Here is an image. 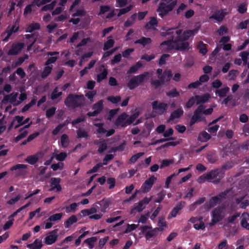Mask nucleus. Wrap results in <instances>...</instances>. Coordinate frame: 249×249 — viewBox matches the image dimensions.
I'll return each instance as SVG.
<instances>
[{"mask_svg": "<svg viewBox=\"0 0 249 249\" xmlns=\"http://www.w3.org/2000/svg\"><path fill=\"white\" fill-rule=\"evenodd\" d=\"M195 104H196V100L195 96L191 97L185 105V107L190 108L192 107Z\"/></svg>", "mask_w": 249, "mask_h": 249, "instance_id": "680f3d73", "label": "nucleus"}, {"mask_svg": "<svg viewBox=\"0 0 249 249\" xmlns=\"http://www.w3.org/2000/svg\"><path fill=\"white\" fill-rule=\"evenodd\" d=\"M24 124L25 122H23V117L19 116H16L12 122V124L15 126V128H17Z\"/></svg>", "mask_w": 249, "mask_h": 249, "instance_id": "c9c22d12", "label": "nucleus"}, {"mask_svg": "<svg viewBox=\"0 0 249 249\" xmlns=\"http://www.w3.org/2000/svg\"><path fill=\"white\" fill-rule=\"evenodd\" d=\"M27 247L30 249H41L42 247V242L41 239H36L33 243L28 244Z\"/></svg>", "mask_w": 249, "mask_h": 249, "instance_id": "cd10ccee", "label": "nucleus"}, {"mask_svg": "<svg viewBox=\"0 0 249 249\" xmlns=\"http://www.w3.org/2000/svg\"><path fill=\"white\" fill-rule=\"evenodd\" d=\"M195 97L196 100V104H199L206 102L209 99L210 95L208 93H206L201 96L196 95Z\"/></svg>", "mask_w": 249, "mask_h": 249, "instance_id": "2f4dec72", "label": "nucleus"}, {"mask_svg": "<svg viewBox=\"0 0 249 249\" xmlns=\"http://www.w3.org/2000/svg\"><path fill=\"white\" fill-rule=\"evenodd\" d=\"M157 180V177H156L154 175H152L151 177H150L142 184L141 187L142 191L143 193H147L149 192L152 187V186L154 184V182Z\"/></svg>", "mask_w": 249, "mask_h": 249, "instance_id": "9b49d317", "label": "nucleus"}, {"mask_svg": "<svg viewBox=\"0 0 249 249\" xmlns=\"http://www.w3.org/2000/svg\"><path fill=\"white\" fill-rule=\"evenodd\" d=\"M55 3H56V2L55 1H53L50 4L46 5L44 6H43L41 8V10L43 11H48V10H51L53 9L54 8V7L55 5Z\"/></svg>", "mask_w": 249, "mask_h": 249, "instance_id": "338daca9", "label": "nucleus"}, {"mask_svg": "<svg viewBox=\"0 0 249 249\" xmlns=\"http://www.w3.org/2000/svg\"><path fill=\"white\" fill-rule=\"evenodd\" d=\"M134 6V4L132 3L125 8L120 9L117 15L118 17H120L121 16L128 13L132 9Z\"/></svg>", "mask_w": 249, "mask_h": 249, "instance_id": "a19ab883", "label": "nucleus"}, {"mask_svg": "<svg viewBox=\"0 0 249 249\" xmlns=\"http://www.w3.org/2000/svg\"><path fill=\"white\" fill-rule=\"evenodd\" d=\"M204 201V198H199L197 201L194 203L192 205H191L190 206V210L191 211H193L195 209L196 207L202 203H203Z\"/></svg>", "mask_w": 249, "mask_h": 249, "instance_id": "69168bd1", "label": "nucleus"}, {"mask_svg": "<svg viewBox=\"0 0 249 249\" xmlns=\"http://www.w3.org/2000/svg\"><path fill=\"white\" fill-rule=\"evenodd\" d=\"M225 215L223 209H215L212 213V221L216 223L220 221Z\"/></svg>", "mask_w": 249, "mask_h": 249, "instance_id": "6ab92c4d", "label": "nucleus"}, {"mask_svg": "<svg viewBox=\"0 0 249 249\" xmlns=\"http://www.w3.org/2000/svg\"><path fill=\"white\" fill-rule=\"evenodd\" d=\"M185 205V202H181L178 204L172 210L171 213L168 216V219H171L173 217H175L178 212L184 207Z\"/></svg>", "mask_w": 249, "mask_h": 249, "instance_id": "412c9836", "label": "nucleus"}, {"mask_svg": "<svg viewBox=\"0 0 249 249\" xmlns=\"http://www.w3.org/2000/svg\"><path fill=\"white\" fill-rule=\"evenodd\" d=\"M84 100L85 98L83 95L73 96L70 95L66 99L65 103L68 107H75L82 105L84 103Z\"/></svg>", "mask_w": 249, "mask_h": 249, "instance_id": "39448f33", "label": "nucleus"}, {"mask_svg": "<svg viewBox=\"0 0 249 249\" xmlns=\"http://www.w3.org/2000/svg\"><path fill=\"white\" fill-rule=\"evenodd\" d=\"M157 20L155 18H151L149 22L146 25V27L151 29L154 28L157 24Z\"/></svg>", "mask_w": 249, "mask_h": 249, "instance_id": "bf43d9fd", "label": "nucleus"}, {"mask_svg": "<svg viewBox=\"0 0 249 249\" xmlns=\"http://www.w3.org/2000/svg\"><path fill=\"white\" fill-rule=\"evenodd\" d=\"M151 40L150 38L142 37L135 42V43H140L143 46H145L150 44Z\"/></svg>", "mask_w": 249, "mask_h": 249, "instance_id": "603ef678", "label": "nucleus"}, {"mask_svg": "<svg viewBox=\"0 0 249 249\" xmlns=\"http://www.w3.org/2000/svg\"><path fill=\"white\" fill-rule=\"evenodd\" d=\"M136 19V14L132 15L124 23V26L125 27H129L133 25Z\"/></svg>", "mask_w": 249, "mask_h": 249, "instance_id": "49530a36", "label": "nucleus"}, {"mask_svg": "<svg viewBox=\"0 0 249 249\" xmlns=\"http://www.w3.org/2000/svg\"><path fill=\"white\" fill-rule=\"evenodd\" d=\"M229 88L224 87L220 89L216 90L215 93L216 94H217L219 97H223L226 96V94L229 92Z\"/></svg>", "mask_w": 249, "mask_h": 249, "instance_id": "a18cd8bd", "label": "nucleus"}, {"mask_svg": "<svg viewBox=\"0 0 249 249\" xmlns=\"http://www.w3.org/2000/svg\"><path fill=\"white\" fill-rule=\"evenodd\" d=\"M97 238L95 237H92L86 239L84 241V243H86L88 246L89 249H92L94 247L95 243L97 241Z\"/></svg>", "mask_w": 249, "mask_h": 249, "instance_id": "79ce46f5", "label": "nucleus"}, {"mask_svg": "<svg viewBox=\"0 0 249 249\" xmlns=\"http://www.w3.org/2000/svg\"><path fill=\"white\" fill-rule=\"evenodd\" d=\"M203 106L200 105L195 110L190 122V125H193L197 122L205 120V118L203 116Z\"/></svg>", "mask_w": 249, "mask_h": 249, "instance_id": "0eeeda50", "label": "nucleus"}, {"mask_svg": "<svg viewBox=\"0 0 249 249\" xmlns=\"http://www.w3.org/2000/svg\"><path fill=\"white\" fill-rule=\"evenodd\" d=\"M177 3V0H162L157 9L159 16L163 18L172 11Z\"/></svg>", "mask_w": 249, "mask_h": 249, "instance_id": "f03ea898", "label": "nucleus"}, {"mask_svg": "<svg viewBox=\"0 0 249 249\" xmlns=\"http://www.w3.org/2000/svg\"><path fill=\"white\" fill-rule=\"evenodd\" d=\"M52 70V67L49 66L48 65L46 66L44 68V69L42 72V74H41L42 77L45 78V77H47V76H48L49 75V74L51 73Z\"/></svg>", "mask_w": 249, "mask_h": 249, "instance_id": "052dcab7", "label": "nucleus"}, {"mask_svg": "<svg viewBox=\"0 0 249 249\" xmlns=\"http://www.w3.org/2000/svg\"><path fill=\"white\" fill-rule=\"evenodd\" d=\"M103 101L101 100L97 103L94 104L93 107L94 111L92 112H89L88 115L89 116H94L97 115L103 109Z\"/></svg>", "mask_w": 249, "mask_h": 249, "instance_id": "4be33fe9", "label": "nucleus"}, {"mask_svg": "<svg viewBox=\"0 0 249 249\" xmlns=\"http://www.w3.org/2000/svg\"><path fill=\"white\" fill-rule=\"evenodd\" d=\"M53 155L54 156V158L59 161H62L65 160V159L67 157V154L65 152H61L58 153V151L55 149L53 153Z\"/></svg>", "mask_w": 249, "mask_h": 249, "instance_id": "c85d7f7f", "label": "nucleus"}, {"mask_svg": "<svg viewBox=\"0 0 249 249\" xmlns=\"http://www.w3.org/2000/svg\"><path fill=\"white\" fill-rule=\"evenodd\" d=\"M201 216H192L188 221L189 224H193V227L196 230H204L205 224Z\"/></svg>", "mask_w": 249, "mask_h": 249, "instance_id": "423d86ee", "label": "nucleus"}, {"mask_svg": "<svg viewBox=\"0 0 249 249\" xmlns=\"http://www.w3.org/2000/svg\"><path fill=\"white\" fill-rule=\"evenodd\" d=\"M150 74L148 72H145L137 76L133 77L128 81L127 86L129 89H132L147 80Z\"/></svg>", "mask_w": 249, "mask_h": 249, "instance_id": "20e7f679", "label": "nucleus"}, {"mask_svg": "<svg viewBox=\"0 0 249 249\" xmlns=\"http://www.w3.org/2000/svg\"><path fill=\"white\" fill-rule=\"evenodd\" d=\"M199 28L200 25L198 24L194 29L186 30L183 33L179 29H171L167 33H162V36H170V39L160 44L161 50L168 51L173 49L183 50L188 49L189 43L187 40L196 34Z\"/></svg>", "mask_w": 249, "mask_h": 249, "instance_id": "f257e3e1", "label": "nucleus"}, {"mask_svg": "<svg viewBox=\"0 0 249 249\" xmlns=\"http://www.w3.org/2000/svg\"><path fill=\"white\" fill-rule=\"evenodd\" d=\"M62 94L61 91L58 90V88H55L51 95V99L53 100L56 99Z\"/></svg>", "mask_w": 249, "mask_h": 249, "instance_id": "0e129e2a", "label": "nucleus"}, {"mask_svg": "<svg viewBox=\"0 0 249 249\" xmlns=\"http://www.w3.org/2000/svg\"><path fill=\"white\" fill-rule=\"evenodd\" d=\"M174 162V160L173 159H165L163 160L160 165L161 168H163L165 167H168L171 164H173Z\"/></svg>", "mask_w": 249, "mask_h": 249, "instance_id": "3c124183", "label": "nucleus"}, {"mask_svg": "<svg viewBox=\"0 0 249 249\" xmlns=\"http://www.w3.org/2000/svg\"><path fill=\"white\" fill-rule=\"evenodd\" d=\"M19 22L18 20L16 21L13 25L8 26L6 31L3 34L4 35H6L3 40L7 41L13 33L18 32L19 29Z\"/></svg>", "mask_w": 249, "mask_h": 249, "instance_id": "f8f14e48", "label": "nucleus"}, {"mask_svg": "<svg viewBox=\"0 0 249 249\" xmlns=\"http://www.w3.org/2000/svg\"><path fill=\"white\" fill-rule=\"evenodd\" d=\"M43 156V154L42 152H38L34 155L28 157L25 159V161L31 164H34L37 162L39 158H42Z\"/></svg>", "mask_w": 249, "mask_h": 249, "instance_id": "393cba45", "label": "nucleus"}, {"mask_svg": "<svg viewBox=\"0 0 249 249\" xmlns=\"http://www.w3.org/2000/svg\"><path fill=\"white\" fill-rule=\"evenodd\" d=\"M18 92H13L11 94L5 96L2 102V104L3 105H6L7 104L10 103L15 106L19 105L18 98Z\"/></svg>", "mask_w": 249, "mask_h": 249, "instance_id": "9d476101", "label": "nucleus"}, {"mask_svg": "<svg viewBox=\"0 0 249 249\" xmlns=\"http://www.w3.org/2000/svg\"><path fill=\"white\" fill-rule=\"evenodd\" d=\"M140 114V110L139 109H135L134 111L133 114L130 116H129L130 124H133L134 125H136L140 123L141 122L140 119H138V120L135 121L136 119L138 117Z\"/></svg>", "mask_w": 249, "mask_h": 249, "instance_id": "a878e982", "label": "nucleus"}, {"mask_svg": "<svg viewBox=\"0 0 249 249\" xmlns=\"http://www.w3.org/2000/svg\"><path fill=\"white\" fill-rule=\"evenodd\" d=\"M142 232L144 234L147 240L156 237L158 234V229L154 228L150 226H143L140 229Z\"/></svg>", "mask_w": 249, "mask_h": 249, "instance_id": "6e6552de", "label": "nucleus"}, {"mask_svg": "<svg viewBox=\"0 0 249 249\" xmlns=\"http://www.w3.org/2000/svg\"><path fill=\"white\" fill-rule=\"evenodd\" d=\"M183 110L181 108L177 109L174 111L170 115V118L168 120V122L170 124L176 123L183 114Z\"/></svg>", "mask_w": 249, "mask_h": 249, "instance_id": "f3484780", "label": "nucleus"}, {"mask_svg": "<svg viewBox=\"0 0 249 249\" xmlns=\"http://www.w3.org/2000/svg\"><path fill=\"white\" fill-rule=\"evenodd\" d=\"M59 53L57 52L49 53L48 54L52 56L50 58H49L47 61L45 63L46 66L49 65L50 64L53 63L55 62L57 59V57L55 56L54 55L58 54Z\"/></svg>", "mask_w": 249, "mask_h": 249, "instance_id": "ea45409f", "label": "nucleus"}, {"mask_svg": "<svg viewBox=\"0 0 249 249\" xmlns=\"http://www.w3.org/2000/svg\"><path fill=\"white\" fill-rule=\"evenodd\" d=\"M40 28V24L37 23L33 22L31 23L26 30V32L31 33L35 30H38Z\"/></svg>", "mask_w": 249, "mask_h": 249, "instance_id": "c03bdc74", "label": "nucleus"}, {"mask_svg": "<svg viewBox=\"0 0 249 249\" xmlns=\"http://www.w3.org/2000/svg\"><path fill=\"white\" fill-rule=\"evenodd\" d=\"M178 175V174L174 173L167 177L165 182V185L166 188H168L169 187L170 184L174 178L176 177Z\"/></svg>", "mask_w": 249, "mask_h": 249, "instance_id": "5fc2aeb1", "label": "nucleus"}, {"mask_svg": "<svg viewBox=\"0 0 249 249\" xmlns=\"http://www.w3.org/2000/svg\"><path fill=\"white\" fill-rule=\"evenodd\" d=\"M225 14L223 11H216L210 17V18L213 19L216 21H220L223 19Z\"/></svg>", "mask_w": 249, "mask_h": 249, "instance_id": "473e14b6", "label": "nucleus"}, {"mask_svg": "<svg viewBox=\"0 0 249 249\" xmlns=\"http://www.w3.org/2000/svg\"><path fill=\"white\" fill-rule=\"evenodd\" d=\"M41 210V208L40 207H39V208H38L37 209H36V210L30 212L29 213V220H32L36 214H37V217L38 218H39L40 217H41V215L39 214V213H40Z\"/></svg>", "mask_w": 249, "mask_h": 249, "instance_id": "864d4df0", "label": "nucleus"}, {"mask_svg": "<svg viewBox=\"0 0 249 249\" xmlns=\"http://www.w3.org/2000/svg\"><path fill=\"white\" fill-rule=\"evenodd\" d=\"M152 200V197H145L142 200L140 201L138 204L137 206H135L131 211V213H133L135 211L140 212L143 210L146 205Z\"/></svg>", "mask_w": 249, "mask_h": 249, "instance_id": "dca6fc26", "label": "nucleus"}, {"mask_svg": "<svg viewBox=\"0 0 249 249\" xmlns=\"http://www.w3.org/2000/svg\"><path fill=\"white\" fill-rule=\"evenodd\" d=\"M27 39L26 43L27 44V50L30 51L32 47V46L35 42L36 38L34 36H31L30 35H27L26 36Z\"/></svg>", "mask_w": 249, "mask_h": 249, "instance_id": "f704fd0d", "label": "nucleus"}, {"mask_svg": "<svg viewBox=\"0 0 249 249\" xmlns=\"http://www.w3.org/2000/svg\"><path fill=\"white\" fill-rule=\"evenodd\" d=\"M69 143V139L67 135L63 134L61 137V144L62 147H66Z\"/></svg>", "mask_w": 249, "mask_h": 249, "instance_id": "6e6d98bb", "label": "nucleus"}, {"mask_svg": "<svg viewBox=\"0 0 249 249\" xmlns=\"http://www.w3.org/2000/svg\"><path fill=\"white\" fill-rule=\"evenodd\" d=\"M218 120L219 119H215L210 124L209 127L208 129L209 132L211 133H214L217 131L219 128V125L213 124L216 123Z\"/></svg>", "mask_w": 249, "mask_h": 249, "instance_id": "4c0bfd02", "label": "nucleus"}, {"mask_svg": "<svg viewBox=\"0 0 249 249\" xmlns=\"http://www.w3.org/2000/svg\"><path fill=\"white\" fill-rule=\"evenodd\" d=\"M249 214L247 213H244L241 217V225L244 228L249 230Z\"/></svg>", "mask_w": 249, "mask_h": 249, "instance_id": "bb28decb", "label": "nucleus"}, {"mask_svg": "<svg viewBox=\"0 0 249 249\" xmlns=\"http://www.w3.org/2000/svg\"><path fill=\"white\" fill-rule=\"evenodd\" d=\"M221 196L212 198L207 205L208 209H210L220 202Z\"/></svg>", "mask_w": 249, "mask_h": 249, "instance_id": "7c9ffc66", "label": "nucleus"}, {"mask_svg": "<svg viewBox=\"0 0 249 249\" xmlns=\"http://www.w3.org/2000/svg\"><path fill=\"white\" fill-rule=\"evenodd\" d=\"M27 166L23 164H18L11 168V171H15L17 176H23L27 173Z\"/></svg>", "mask_w": 249, "mask_h": 249, "instance_id": "a211bd4d", "label": "nucleus"}, {"mask_svg": "<svg viewBox=\"0 0 249 249\" xmlns=\"http://www.w3.org/2000/svg\"><path fill=\"white\" fill-rule=\"evenodd\" d=\"M172 77V73L170 71H165L163 74L159 77V81L152 80L151 83L156 88H157L165 82L169 81Z\"/></svg>", "mask_w": 249, "mask_h": 249, "instance_id": "1a4fd4ad", "label": "nucleus"}, {"mask_svg": "<svg viewBox=\"0 0 249 249\" xmlns=\"http://www.w3.org/2000/svg\"><path fill=\"white\" fill-rule=\"evenodd\" d=\"M211 136L207 132H202L199 134L198 138L200 141L205 142L209 140Z\"/></svg>", "mask_w": 249, "mask_h": 249, "instance_id": "09e8293b", "label": "nucleus"}, {"mask_svg": "<svg viewBox=\"0 0 249 249\" xmlns=\"http://www.w3.org/2000/svg\"><path fill=\"white\" fill-rule=\"evenodd\" d=\"M111 201L109 199H103L100 201L99 204L101 207V212L103 213H105L107 209L111 205Z\"/></svg>", "mask_w": 249, "mask_h": 249, "instance_id": "72a5a7b5", "label": "nucleus"}, {"mask_svg": "<svg viewBox=\"0 0 249 249\" xmlns=\"http://www.w3.org/2000/svg\"><path fill=\"white\" fill-rule=\"evenodd\" d=\"M94 125L98 127V133L106 134V136L107 137H108L112 135L115 132V130L114 129H111L108 131H106V129L104 128H103V124H94Z\"/></svg>", "mask_w": 249, "mask_h": 249, "instance_id": "5701e85b", "label": "nucleus"}, {"mask_svg": "<svg viewBox=\"0 0 249 249\" xmlns=\"http://www.w3.org/2000/svg\"><path fill=\"white\" fill-rule=\"evenodd\" d=\"M51 167L54 171L58 170H62L64 168V164L62 162H59L56 163L52 164Z\"/></svg>", "mask_w": 249, "mask_h": 249, "instance_id": "de8ad7c7", "label": "nucleus"}, {"mask_svg": "<svg viewBox=\"0 0 249 249\" xmlns=\"http://www.w3.org/2000/svg\"><path fill=\"white\" fill-rule=\"evenodd\" d=\"M57 238V230H53L45 237V243L47 245H52L56 241Z\"/></svg>", "mask_w": 249, "mask_h": 249, "instance_id": "aec40b11", "label": "nucleus"}, {"mask_svg": "<svg viewBox=\"0 0 249 249\" xmlns=\"http://www.w3.org/2000/svg\"><path fill=\"white\" fill-rule=\"evenodd\" d=\"M143 155V153L140 152L133 155L129 160L130 162L135 163Z\"/></svg>", "mask_w": 249, "mask_h": 249, "instance_id": "774afa93", "label": "nucleus"}, {"mask_svg": "<svg viewBox=\"0 0 249 249\" xmlns=\"http://www.w3.org/2000/svg\"><path fill=\"white\" fill-rule=\"evenodd\" d=\"M152 111L150 115L151 117H155L157 115H160L166 112L167 108V104L158 101H154L152 103Z\"/></svg>", "mask_w": 249, "mask_h": 249, "instance_id": "7ed1b4c3", "label": "nucleus"}, {"mask_svg": "<svg viewBox=\"0 0 249 249\" xmlns=\"http://www.w3.org/2000/svg\"><path fill=\"white\" fill-rule=\"evenodd\" d=\"M243 198H237L236 200V203L239 204L241 208L245 209L249 205V202L248 200H243Z\"/></svg>", "mask_w": 249, "mask_h": 249, "instance_id": "37998d69", "label": "nucleus"}, {"mask_svg": "<svg viewBox=\"0 0 249 249\" xmlns=\"http://www.w3.org/2000/svg\"><path fill=\"white\" fill-rule=\"evenodd\" d=\"M158 231H162L167 227V224L164 219L162 217H159L158 222Z\"/></svg>", "mask_w": 249, "mask_h": 249, "instance_id": "58836bf2", "label": "nucleus"}, {"mask_svg": "<svg viewBox=\"0 0 249 249\" xmlns=\"http://www.w3.org/2000/svg\"><path fill=\"white\" fill-rule=\"evenodd\" d=\"M23 44L22 43H18L13 44L11 49L8 51V55H16L18 54L23 48Z\"/></svg>", "mask_w": 249, "mask_h": 249, "instance_id": "b1692460", "label": "nucleus"}, {"mask_svg": "<svg viewBox=\"0 0 249 249\" xmlns=\"http://www.w3.org/2000/svg\"><path fill=\"white\" fill-rule=\"evenodd\" d=\"M78 205V204L76 203L71 204L70 206L66 207V212L67 213H74L77 209Z\"/></svg>", "mask_w": 249, "mask_h": 249, "instance_id": "8fccbe9b", "label": "nucleus"}, {"mask_svg": "<svg viewBox=\"0 0 249 249\" xmlns=\"http://www.w3.org/2000/svg\"><path fill=\"white\" fill-rule=\"evenodd\" d=\"M218 172L216 170L212 171L200 177L197 181L199 183H201L205 180H213L218 176Z\"/></svg>", "mask_w": 249, "mask_h": 249, "instance_id": "2eb2a0df", "label": "nucleus"}, {"mask_svg": "<svg viewBox=\"0 0 249 249\" xmlns=\"http://www.w3.org/2000/svg\"><path fill=\"white\" fill-rule=\"evenodd\" d=\"M117 126L125 127L129 124V116L125 113H123L118 116L115 122Z\"/></svg>", "mask_w": 249, "mask_h": 249, "instance_id": "ddd939ff", "label": "nucleus"}, {"mask_svg": "<svg viewBox=\"0 0 249 249\" xmlns=\"http://www.w3.org/2000/svg\"><path fill=\"white\" fill-rule=\"evenodd\" d=\"M114 44V40L109 37L108 38L107 40L105 43L104 46V50H107L111 48Z\"/></svg>", "mask_w": 249, "mask_h": 249, "instance_id": "4d7b16f0", "label": "nucleus"}, {"mask_svg": "<svg viewBox=\"0 0 249 249\" xmlns=\"http://www.w3.org/2000/svg\"><path fill=\"white\" fill-rule=\"evenodd\" d=\"M61 179L59 178H52L50 179V183L51 188L50 191L59 192L61 191L62 188L60 185Z\"/></svg>", "mask_w": 249, "mask_h": 249, "instance_id": "4468645a", "label": "nucleus"}, {"mask_svg": "<svg viewBox=\"0 0 249 249\" xmlns=\"http://www.w3.org/2000/svg\"><path fill=\"white\" fill-rule=\"evenodd\" d=\"M63 216L62 213H58L54 214L51 216H50L49 218V220L52 221V222H55L56 221H58L61 219Z\"/></svg>", "mask_w": 249, "mask_h": 249, "instance_id": "13d9d810", "label": "nucleus"}, {"mask_svg": "<svg viewBox=\"0 0 249 249\" xmlns=\"http://www.w3.org/2000/svg\"><path fill=\"white\" fill-rule=\"evenodd\" d=\"M77 221V218L75 215H72L70 216L65 222L64 225L65 228H68L71 227L72 224Z\"/></svg>", "mask_w": 249, "mask_h": 249, "instance_id": "e433bc0d", "label": "nucleus"}, {"mask_svg": "<svg viewBox=\"0 0 249 249\" xmlns=\"http://www.w3.org/2000/svg\"><path fill=\"white\" fill-rule=\"evenodd\" d=\"M109 143V140L101 141L97 142L96 144L98 145V151L99 153H102L108 147V144Z\"/></svg>", "mask_w": 249, "mask_h": 249, "instance_id": "c756f323", "label": "nucleus"}, {"mask_svg": "<svg viewBox=\"0 0 249 249\" xmlns=\"http://www.w3.org/2000/svg\"><path fill=\"white\" fill-rule=\"evenodd\" d=\"M107 70L106 69L104 68L103 71L101 73L98 74V75H97V82H100L103 79H105L107 76Z\"/></svg>", "mask_w": 249, "mask_h": 249, "instance_id": "e2e57ef3", "label": "nucleus"}]
</instances>
